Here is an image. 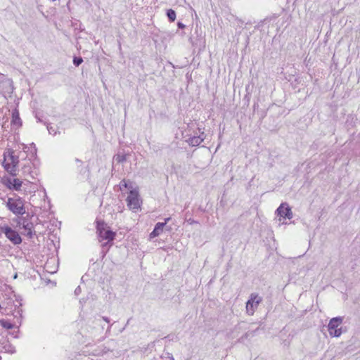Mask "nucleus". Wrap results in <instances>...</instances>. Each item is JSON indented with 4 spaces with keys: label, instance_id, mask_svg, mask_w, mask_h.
<instances>
[{
    "label": "nucleus",
    "instance_id": "nucleus-19",
    "mask_svg": "<svg viewBox=\"0 0 360 360\" xmlns=\"http://www.w3.org/2000/svg\"><path fill=\"white\" fill-rule=\"evenodd\" d=\"M30 169H31V167L30 165H25L23 168H22V172L24 174L25 173H30Z\"/></svg>",
    "mask_w": 360,
    "mask_h": 360
},
{
    "label": "nucleus",
    "instance_id": "nucleus-10",
    "mask_svg": "<svg viewBox=\"0 0 360 360\" xmlns=\"http://www.w3.org/2000/svg\"><path fill=\"white\" fill-rule=\"evenodd\" d=\"M205 139L204 133L202 132L200 135L193 136L186 140V142L192 146H199Z\"/></svg>",
    "mask_w": 360,
    "mask_h": 360
},
{
    "label": "nucleus",
    "instance_id": "nucleus-12",
    "mask_svg": "<svg viewBox=\"0 0 360 360\" xmlns=\"http://www.w3.org/2000/svg\"><path fill=\"white\" fill-rule=\"evenodd\" d=\"M11 123L18 127L21 126V120L19 116V112L17 109L13 110L12 112Z\"/></svg>",
    "mask_w": 360,
    "mask_h": 360
},
{
    "label": "nucleus",
    "instance_id": "nucleus-9",
    "mask_svg": "<svg viewBox=\"0 0 360 360\" xmlns=\"http://www.w3.org/2000/svg\"><path fill=\"white\" fill-rule=\"evenodd\" d=\"M170 220V217L165 219V222H158L155 224L153 231L150 233L149 238L152 239L157 236H159L163 231V228L166 224Z\"/></svg>",
    "mask_w": 360,
    "mask_h": 360
},
{
    "label": "nucleus",
    "instance_id": "nucleus-3",
    "mask_svg": "<svg viewBox=\"0 0 360 360\" xmlns=\"http://www.w3.org/2000/svg\"><path fill=\"white\" fill-rule=\"evenodd\" d=\"M343 321L342 317H335L330 320L329 323L328 325V330L329 335L331 337H340L342 333V328H339V326L342 324Z\"/></svg>",
    "mask_w": 360,
    "mask_h": 360
},
{
    "label": "nucleus",
    "instance_id": "nucleus-4",
    "mask_svg": "<svg viewBox=\"0 0 360 360\" xmlns=\"http://www.w3.org/2000/svg\"><path fill=\"white\" fill-rule=\"evenodd\" d=\"M127 206L134 212H137L141 207V199L136 190H131L127 198Z\"/></svg>",
    "mask_w": 360,
    "mask_h": 360
},
{
    "label": "nucleus",
    "instance_id": "nucleus-13",
    "mask_svg": "<svg viewBox=\"0 0 360 360\" xmlns=\"http://www.w3.org/2000/svg\"><path fill=\"white\" fill-rule=\"evenodd\" d=\"M12 181H13V190L17 191H20L22 183H23L22 181H21L19 179H13V180H12Z\"/></svg>",
    "mask_w": 360,
    "mask_h": 360
},
{
    "label": "nucleus",
    "instance_id": "nucleus-21",
    "mask_svg": "<svg viewBox=\"0 0 360 360\" xmlns=\"http://www.w3.org/2000/svg\"><path fill=\"white\" fill-rule=\"evenodd\" d=\"M179 28H181V29H183L185 27V25H184L182 22H179L178 24H177Z\"/></svg>",
    "mask_w": 360,
    "mask_h": 360
},
{
    "label": "nucleus",
    "instance_id": "nucleus-16",
    "mask_svg": "<svg viewBox=\"0 0 360 360\" xmlns=\"http://www.w3.org/2000/svg\"><path fill=\"white\" fill-rule=\"evenodd\" d=\"M0 324L3 328L6 329H12L13 328V324L4 319L0 320Z\"/></svg>",
    "mask_w": 360,
    "mask_h": 360
},
{
    "label": "nucleus",
    "instance_id": "nucleus-22",
    "mask_svg": "<svg viewBox=\"0 0 360 360\" xmlns=\"http://www.w3.org/2000/svg\"><path fill=\"white\" fill-rule=\"evenodd\" d=\"M188 223H189L190 224H196V223H197V221H195L194 219H189L188 220Z\"/></svg>",
    "mask_w": 360,
    "mask_h": 360
},
{
    "label": "nucleus",
    "instance_id": "nucleus-25",
    "mask_svg": "<svg viewBox=\"0 0 360 360\" xmlns=\"http://www.w3.org/2000/svg\"><path fill=\"white\" fill-rule=\"evenodd\" d=\"M75 162H76L77 163H79V164H80V165H82V162L80 160L77 159V158L75 160Z\"/></svg>",
    "mask_w": 360,
    "mask_h": 360
},
{
    "label": "nucleus",
    "instance_id": "nucleus-27",
    "mask_svg": "<svg viewBox=\"0 0 360 360\" xmlns=\"http://www.w3.org/2000/svg\"><path fill=\"white\" fill-rule=\"evenodd\" d=\"M47 128H48L49 133L51 134L52 133V131H51L52 127H47Z\"/></svg>",
    "mask_w": 360,
    "mask_h": 360
},
{
    "label": "nucleus",
    "instance_id": "nucleus-1",
    "mask_svg": "<svg viewBox=\"0 0 360 360\" xmlns=\"http://www.w3.org/2000/svg\"><path fill=\"white\" fill-rule=\"evenodd\" d=\"M19 158L14 155V151L8 149L4 153V167L12 176H16Z\"/></svg>",
    "mask_w": 360,
    "mask_h": 360
},
{
    "label": "nucleus",
    "instance_id": "nucleus-17",
    "mask_svg": "<svg viewBox=\"0 0 360 360\" xmlns=\"http://www.w3.org/2000/svg\"><path fill=\"white\" fill-rule=\"evenodd\" d=\"M114 160L117 162V163H122L124 161H126V156L125 155H120V154H118V155H116L115 157H114Z\"/></svg>",
    "mask_w": 360,
    "mask_h": 360
},
{
    "label": "nucleus",
    "instance_id": "nucleus-29",
    "mask_svg": "<svg viewBox=\"0 0 360 360\" xmlns=\"http://www.w3.org/2000/svg\"><path fill=\"white\" fill-rule=\"evenodd\" d=\"M111 326H112V325H110V326H108L107 331H109V330H110Z\"/></svg>",
    "mask_w": 360,
    "mask_h": 360
},
{
    "label": "nucleus",
    "instance_id": "nucleus-23",
    "mask_svg": "<svg viewBox=\"0 0 360 360\" xmlns=\"http://www.w3.org/2000/svg\"><path fill=\"white\" fill-rule=\"evenodd\" d=\"M102 319H103V321H105L107 323L110 322V319L108 317H106V316H103Z\"/></svg>",
    "mask_w": 360,
    "mask_h": 360
},
{
    "label": "nucleus",
    "instance_id": "nucleus-5",
    "mask_svg": "<svg viewBox=\"0 0 360 360\" xmlns=\"http://www.w3.org/2000/svg\"><path fill=\"white\" fill-rule=\"evenodd\" d=\"M1 231L13 245H19L22 243V238L19 233L11 227L8 226H2Z\"/></svg>",
    "mask_w": 360,
    "mask_h": 360
},
{
    "label": "nucleus",
    "instance_id": "nucleus-11",
    "mask_svg": "<svg viewBox=\"0 0 360 360\" xmlns=\"http://www.w3.org/2000/svg\"><path fill=\"white\" fill-rule=\"evenodd\" d=\"M22 228L25 231L24 234L27 236L29 238H32L34 235L33 224L32 223L23 224Z\"/></svg>",
    "mask_w": 360,
    "mask_h": 360
},
{
    "label": "nucleus",
    "instance_id": "nucleus-24",
    "mask_svg": "<svg viewBox=\"0 0 360 360\" xmlns=\"http://www.w3.org/2000/svg\"><path fill=\"white\" fill-rule=\"evenodd\" d=\"M81 291V289L79 287H77L75 291L76 294H78Z\"/></svg>",
    "mask_w": 360,
    "mask_h": 360
},
{
    "label": "nucleus",
    "instance_id": "nucleus-18",
    "mask_svg": "<svg viewBox=\"0 0 360 360\" xmlns=\"http://www.w3.org/2000/svg\"><path fill=\"white\" fill-rule=\"evenodd\" d=\"M82 61L83 60L81 57H75L73 59V63L75 66H79Z\"/></svg>",
    "mask_w": 360,
    "mask_h": 360
},
{
    "label": "nucleus",
    "instance_id": "nucleus-30",
    "mask_svg": "<svg viewBox=\"0 0 360 360\" xmlns=\"http://www.w3.org/2000/svg\"><path fill=\"white\" fill-rule=\"evenodd\" d=\"M164 360H167V357Z\"/></svg>",
    "mask_w": 360,
    "mask_h": 360
},
{
    "label": "nucleus",
    "instance_id": "nucleus-20",
    "mask_svg": "<svg viewBox=\"0 0 360 360\" xmlns=\"http://www.w3.org/2000/svg\"><path fill=\"white\" fill-rule=\"evenodd\" d=\"M120 189H122V188H128V184L125 180H122L120 182Z\"/></svg>",
    "mask_w": 360,
    "mask_h": 360
},
{
    "label": "nucleus",
    "instance_id": "nucleus-7",
    "mask_svg": "<svg viewBox=\"0 0 360 360\" xmlns=\"http://www.w3.org/2000/svg\"><path fill=\"white\" fill-rule=\"evenodd\" d=\"M278 216L280 217L279 221L281 218L290 219L292 218V212L287 202H283L277 208L276 211Z\"/></svg>",
    "mask_w": 360,
    "mask_h": 360
},
{
    "label": "nucleus",
    "instance_id": "nucleus-14",
    "mask_svg": "<svg viewBox=\"0 0 360 360\" xmlns=\"http://www.w3.org/2000/svg\"><path fill=\"white\" fill-rule=\"evenodd\" d=\"M13 179L9 177H4L2 178V183L4 186H6L8 189L13 190Z\"/></svg>",
    "mask_w": 360,
    "mask_h": 360
},
{
    "label": "nucleus",
    "instance_id": "nucleus-6",
    "mask_svg": "<svg viewBox=\"0 0 360 360\" xmlns=\"http://www.w3.org/2000/svg\"><path fill=\"white\" fill-rule=\"evenodd\" d=\"M262 301V298L257 293H252L246 303V311L249 315H253L258 305Z\"/></svg>",
    "mask_w": 360,
    "mask_h": 360
},
{
    "label": "nucleus",
    "instance_id": "nucleus-8",
    "mask_svg": "<svg viewBox=\"0 0 360 360\" xmlns=\"http://www.w3.org/2000/svg\"><path fill=\"white\" fill-rule=\"evenodd\" d=\"M97 230L100 240H106L108 242L112 241L115 238V233L111 230L105 229L103 225L98 224Z\"/></svg>",
    "mask_w": 360,
    "mask_h": 360
},
{
    "label": "nucleus",
    "instance_id": "nucleus-15",
    "mask_svg": "<svg viewBox=\"0 0 360 360\" xmlns=\"http://www.w3.org/2000/svg\"><path fill=\"white\" fill-rule=\"evenodd\" d=\"M167 16L171 22H174L176 19V13L173 9H168Z\"/></svg>",
    "mask_w": 360,
    "mask_h": 360
},
{
    "label": "nucleus",
    "instance_id": "nucleus-26",
    "mask_svg": "<svg viewBox=\"0 0 360 360\" xmlns=\"http://www.w3.org/2000/svg\"><path fill=\"white\" fill-rule=\"evenodd\" d=\"M167 360H174L172 356H167Z\"/></svg>",
    "mask_w": 360,
    "mask_h": 360
},
{
    "label": "nucleus",
    "instance_id": "nucleus-2",
    "mask_svg": "<svg viewBox=\"0 0 360 360\" xmlns=\"http://www.w3.org/2000/svg\"><path fill=\"white\" fill-rule=\"evenodd\" d=\"M6 207L15 215H23L26 212L25 201L20 197L8 198Z\"/></svg>",
    "mask_w": 360,
    "mask_h": 360
},
{
    "label": "nucleus",
    "instance_id": "nucleus-28",
    "mask_svg": "<svg viewBox=\"0 0 360 360\" xmlns=\"http://www.w3.org/2000/svg\"><path fill=\"white\" fill-rule=\"evenodd\" d=\"M79 172L82 173L83 172V168H78Z\"/></svg>",
    "mask_w": 360,
    "mask_h": 360
}]
</instances>
